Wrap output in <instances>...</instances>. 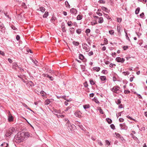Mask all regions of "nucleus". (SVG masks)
Here are the masks:
<instances>
[{"label": "nucleus", "mask_w": 147, "mask_h": 147, "mask_svg": "<svg viewBox=\"0 0 147 147\" xmlns=\"http://www.w3.org/2000/svg\"><path fill=\"white\" fill-rule=\"evenodd\" d=\"M24 134L23 133H18L14 137V141L17 143H19L25 140V138L23 136Z\"/></svg>", "instance_id": "1"}, {"label": "nucleus", "mask_w": 147, "mask_h": 147, "mask_svg": "<svg viewBox=\"0 0 147 147\" xmlns=\"http://www.w3.org/2000/svg\"><path fill=\"white\" fill-rule=\"evenodd\" d=\"M82 45L83 49L85 50L86 51L88 52L90 51V47L87 44L83 43Z\"/></svg>", "instance_id": "2"}, {"label": "nucleus", "mask_w": 147, "mask_h": 147, "mask_svg": "<svg viewBox=\"0 0 147 147\" xmlns=\"http://www.w3.org/2000/svg\"><path fill=\"white\" fill-rule=\"evenodd\" d=\"M119 88V87L118 86H115L112 88L111 90L113 92L117 93Z\"/></svg>", "instance_id": "3"}, {"label": "nucleus", "mask_w": 147, "mask_h": 147, "mask_svg": "<svg viewBox=\"0 0 147 147\" xmlns=\"http://www.w3.org/2000/svg\"><path fill=\"white\" fill-rule=\"evenodd\" d=\"M74 115L76 117L79 118H81L82 117V113L79 111H76L74 113Z\"/></svg>", "instance_id": "4"}, {"label": "nucleus", "mask_w": 147, "mask_h": 147, "mask_svg": "<svg viewBox=\"0 0 147 147\" xmlns=\"http://www.w3.org/2000/svg\"><path fill=\"white\" fill-rule=\"evenodd\" d=\"M116 61L118 62L123 63L125 61V59L123 58H121L120 57H118L116 58Z\"/></svg>", "instance_id": "5"}, {"label": "nucleus", "mask_w": 147, "mask_h": 147, "mask_svg": "<svg viewBox=\"0 0 147 147\" xmlns=\"http://www.w3.org/2000/svg\"><path fill=\"white\" fill-rule=\"evenodd\" d=\"M26 84L28 87L32 86H34V84L32 82L30 81H27V82Z\"/></svg>", "instance_id": "6"}, {"label": "nucleus", "mask_w": 147, "mask_h": 147, "mask_svg": "<svg viewBox=\"0 0 147 147\" xmlns=\"http://www.w3.org/2000/svg\"><path fill=\"white\" fill-rule=\"evenodd\" d=\"M67 124L68 125V129H70L71 130H72V129L73 128V125H71L69 123V121L68 120L67 123Z\"/></svg>", "instance_id": "7"}, {"label": "nucleus", "mask_w": 147, "mask_h": 147, "mask_svg": "<svg viewBox=\"0 0 147 147\" xmlns=\"http://www.w3.org/2000/svg\"><path fill=\"white\" fill-rule=\"evenodd\" d=\"M70 12L73 14H76L77 12V11L76 9L73 8L70 9Z\"/></svg>", "instance_id": "8"}, {"label": "nucleus", "mask_w": 147, "mask_h": 147, "mask_svg": "<svg viewBox=\"0 0 147 147\" xmlns=\"http://www.w3.org/2000/svg\"><path fill=\"white\" fill-rule=\"evenodd\" d=\"M120 126L122 129H127V127L124 123L120 124Z\"/></svg>", "instance_id": "9"}, {"label": "nucleus", "mask_w": 147, "mask_h": 147, "mask_svg": "<svg viewBox=\"0 0 147 147\" xmlns=\"http://www.w3.org/2000/svg\"><path fill=\"white\" fill-rule=\"evenodd\" d=\"M21 133H23L24 134V135L23 136H24V137L25 138V140H26V138H27V137H28L30 136V134L28 132H22Z\"/></svg>", "instance_id": "10"}, {"label": "nucleus", "mask_w": 147, "mask_h": 147, "mask_svg": "<svg viewBox=\"0 0 147 147\" xmlns=\"http://www.w3.org/2000/svg\"><path fill=\"white\" fill-rule=\"evenodd\" d=\"M43 75L44 76L49 78L52 81L53 80V78L52 76H50L48 74H44Z\"/></svg>", "instance_id": "11"}, {"label": "nucleus", "mask_w": 147, "mask_h": 147, "mask_svg": "<svg viewBox=\"0 0 147 147\" xmlns=\"http://www.w3.org/2000/svg\"><path fill=\"white\" fill-rule=\"evenodd\" d=\"M61 111L60 110H58L56 109H54L53 111V112L55 114H56V113H60Z\"/></svg>", "instance_id": "12"}, {"label": "nucleus", "mask_w": 147, "mask_h": 147, "mask_svg": "<svg viewBox=\"0 0 147 147\" xmlns=\"http://www.w3.org/2000/svg\"><path fill=\"white\" fill-rule=\"evenodd\" d=\"M122 28V27L121 25H119L117 27V30L118 32L121 34L120 30Z\"/></svg>", "instance_id": "13"}, {"label": "nucleus", "mask_w": 147, "mask_h": 147, "mask_svg": "<svg viewBox=\"0 0 147 147\" xmlns=\"http://www.w3.org/2000/svg\"><path fill=\"white\" fill-rule=\"evenodd\" d=\"M51 102V101L49 99L46 100L45 102V105H48Z\"/></svg>", "instance_id": "14"}, {"label": "nucleus", "mask_w": 147, "mask_h": 147, "mask_svg": "<svg viewBox=\"0 0 147 147\" xmlns=\"http://www.w3.org/2000/svg\"><path fill=\"white\" fill-rule=\"evenodd\" d=\"M10 129H11V130H10V134H11V133H12L16 131L15 128L13 127H11V128H10Z\"/></svg>", "instance_id": "15"}, {"label": "nucleus", "mask_w": 147, "mask_h": 147, "mask_svg": "<svg viewBox=\"0 0 147 147\" xmlns=\"http://www.w3.org/2000/svg\"><path fill=\"white\" fill-rule=\"evenodd\" d=\"M103 22V18L102 17H100L99 18L98 22L99 23H102Z\"/></svg>", "instance_id": "16"}, {"label": "nucleus", "mask_w": 147, "mask_h": 147, "mask_svg": "<svg viewBox=\"0 0 147 147\" xmlns=\"http://www.w3.org/2000/svg\"><path fill=\"white\" fill-rule=\"evenodd\" d=\"M94 70H95L96 71L98 72L100 71V68L99 67H94L93 68Z\"/></svg>", "instance_id": "17"}, {"label": "nucleus", "mask_w": 147, "mask_h": 147, "mask_svg": "<svg viewBox=\"0 0 147 147\" xmlns=\"http://www.w3.org/2000/svg\"><path fill=\"white\" fill-rule=\"evenodd\" d=\"M82 16L81 15H79L77 17V19L78 20H80L82 19Z\"/></svg>", "instance_id": "18"}, {"label": "nucleus", "mask_w": 147, "mask_h": 147, "mask_svg": "<svg viewBox=\"0 0 147 147\" xmlns=\"http://www.w3.org/2000/svg\"><path fill=\"white\" fill-rule=\"evenodd\" d=\"M8 145V144L7 143H4L1 144V147H7Z\"/></svg>", "instance_id": "19"}, {"label": "nucleus", "mask_w": 147, "mask_h": 147, "mask_svg": "<svg viewBox=\"0 0 147 147\" xmlns=\"http://www.w3.org/2000/svg\"><path fill=\"white\" fill-rule=\"evenodd\" d=\"M18 66L17 64L16 63H13L12 68L13 69H15L16 67Z\"/></svg>", "instance_id": "20"}, {"label": "nucleus", "mask_w": 147, "mask_h": 147, "mask_svg": "<svg viewBox=\"0 0 147 147\" xmlns=\"http://www.w3.org/2000/svg\"><path fill=\"white\" fill-rule=\"evenodd\" d=\"M14 117L10 114V122L13 121L14 120Z\"/></svg>", "instance_id": "21"}, {"label": "nucleus", "mask_w": 147, "mask_h": 147, "mask_svg": "<svg viewBox=\"0 0 147 147\" xmlns=\"http://www.w3.org/2000/svg\"><path fill=\"white\" fill-rule=\"evenodd\" d=\"M49 14L48 13L47 11L45 12L44 14L43 15V17L44 18H46L48 16Z\"/></svg>", "instance_id": "22"}, {"label": "nucleus", "mask_w": 147, "mask_h": 147, "mask_svg": "<svg viewBox=\"0 0 147 147\" xmlns=\"http://www.w3.org/2000/svg\"><path fill=\"white\" fill-rule=\"evenodd\" d=\"M140 9L139 7L137 8L135 11V13L136 14H138L140 11Z\"/></svg>", "instance_id": "23"}, {"label": "nucleus", "mask_w": 147, "mask_h": 147, "mask_svg": "<svg viewBox=\"0 0 147 147\" xmlns=\"http://www.w3.org/2000/svg\"><path fill=\"white\" fill-rule=\"evenodd\" d=\"M104 44H101V45H104L105 44L107 45L108 44V40L107 38H105V39H104Z\"/></svg>", "instance_id": "24"}, {"label": "nucleus", "mask_w": 147, "mask_h": 147, "mask_svg": "<svg viewBox=\"0 0 147 147\" xmlns=\"http://www.w3.org/2000/svg\"><path fill=\"white\" fill-rule=\"evenodd\" d=\"M67 25L69 26H71L73 25V23L71 21H68L67 23Z\"/></svg>", "instance_id": "25"}, {"label": "nucleus", "mask_w": 147, "mask_h": 147, "mask_svg": "<svg viewBox=\"0 0 147 147\" xmlns=\"http://www.w3.org/2000/svg\"><path fill=\"white\" fill-rule=\"evenodd\" d=\"M100 80L102 81H105L106 80V77L105 76H101L100 77Z\"/></svg>", "instance_id": "26"}, {"label": "nucleus", "mask_w": 147, "mask_h": 147, "mask_svg": "<svg viewBox=\"0 0 147 147\" xmlns=\"http://www.w3.org/2000/svg\"><path fill=\"white\" fill-rule=\"evenodd\" d=\"M104 13V16L106 17V18H107L108 19H111V18L109 17V16L108 14H105V13Z\"/></svg>", "instance_id": "27"}, {"label": "nucleus", "mask_w": 147, "mask_h": 147, "mask_svg": "<svg viewBox=\"0 0 147 147\" xmlns=\"http://www.w3.org/2000/svg\"><path fill=\"white\" fill-rule=\"evenodd\" d=\"M83 107L84 109H86L90 107V105H84L83 106Z\"/></svg>", "instance_id": "28"}, {"label": "nucleus", "mask_w": 147, "mask_h": 147, "mask_svg": "<svg viewBox=\"0 0 147 147\" xmlns=\"http://www.w3.org/2000/svg\"><path fill=\"white\" fill-rule=\"evenodd\" d=\"M102 9L103 10L105 11L106 12L108 13V9L104 7H102Z\"/></svg>", "instance_id": "29"}, {"label": "nucleus", "mask_w": 147, "mask_h": 147, "mask_svg": "<svg viewBox=\"0 0 147 147\" xmlns=\"http://www.w3.org/2000/svg\"><path fill=\"white\" fill-rule=\"evenodd\" d=\"M73 43L75 46H78L79 45V43L78 42L74 41L73 42Z\"/></svg>", "instance_id": "30"}, {"label": "nucleus", "mask_w": 147, "mask_h": 147, "mask_svg": "<svg viewBox=\"0 0 147 147\" xmlns=\"http://www.w3.org/2000/svg\"><path fill=\"white\" fill-rule=\"evenodd\" d=\"M109 33L111 35H113L114 32L113 30H110L109 31Z\"/></svg>", "instance_id": "31"}, {"label": "nucleus", "mask_w": 147, "mask_h": 147, "mask_svg": "<svg viewBox=\"0 0 147 147\" xmlns=\"http://www.w3.org/2000/svg\"><path fill=\"white\" fill-rule=\"evenodd\" d=\"M40 10L42 12H43L45 11V8L43 7H41L40 8Z\"/></svg>", "instance_id": "32"}, {"label": "nucleus", "mask_w": 147, "mask_h": 147, "mask_svg": "<svg viewBox=\"0 0 147 147\" xmlns=\"http://www.w3.org/2000/svg\"><path fill=\"white\" fill-rule=\"evenodd\" d=\"M124 32H125V36H126V39H127L129 40L130 39H129V37L128 36V35H127V32L126 31V30L125 29H124Z\"/></svg>", "instance_id": "33"}, {"label": "nucleus", "mask_w": 147, "mask_h": 147, "mask_svg": "<svg viewBox=\"0 0 147 147\" xmlns=\"http://www.w3.org/2000/svg\"><path fill=\"white\" fill-rule=\"evenodd\" d=\"M106 120L107 121V122H108L109 123H111L112 121L109 118H107L106 119Z\"/></svg>", "instance_id": "34"}, {"label": "nucleus", "mask_w": 147, "mask_h": 147, "mask_svg": "<svg viewBox=\"0 0 147 147\" xmlns=\"http://www.w3.org/2000/svg\"><path fill=\"white\" fill-rule=\"evenodd\" d=\"M79 59L81 60H83L84 59V56L82 54H80L79 56Z\"/></svg>", "instance_id": "35"}, {"label": "nucleus", "mask_w": 147, "mask_h": 147, "mask_svg": "<svg viewBox=\"0 0 147 147\" xmlns=\"http://www.w3.org/2000/svg\"><path fill=\"white\" fill-rule=\"evenodd\" d=\"M122 73L125 76V75H128L129 74V73L128 71H126V72L123 71V72H122Z\"/></svg>", "instance_id": "36"}, {"label": "nucleus", "mask_w": 147, "mask_h": 147, "mask_svg": "<svg viewBox=\"0 0 147 147\" xmlns=\"http://www.w3.org/2000/svg\"><path fill=\"white\" fill-rule=\"evenodd\" d=\"M122 19L121 18H117V21L118 22H121V21Z\"/></svg>", "instance_id": "37"}, {"label": "nucleus", "mask_w": 147, "mask_h": 147, "mask_svg": "<svg viewBox=\"0 0 147 147\" xmlns=\"http://www.w3.org/2000/svg\"><path fill=\"white\" fill-rule=\"evenodd\" d=\"M134 78L135 76H134L132 75V77H131L130 78L129 80L130 82H132L133 81V79Z\"/></svg>", "instance_id": "38"}, {"label": "nucleus", "mask_w": 147, "mask_h": 147, "mask_svg": "<svg viewBox=\"0 0 147 147\" xmlns=\"http://www.w3.org/2000/svg\"><path fill=\"white\" fill-rule=\"evenodd\" d=\"M57 117H61V118H63L64 117V115H56Z\"/></svg>", "instance_id": "39"}, {"label": "nucleus", "mask_w": 147, "mask_h": 147, "mask_svg": "<svg viewBox=\"0 0 147 147\" xmlns=\"http://www.w3.org/2000/svg\"><path fill=\"white\" fill-rule=\"evenodd\" d=\"M123 49L124 50H126L128 48V46H124L123 47Z\"/></svg>", "instance_id": "40"}, {"label": "nucleus", "mask_w": 147, "mask_h": 147, "mask_svg": "<svg viewBox=\"0 0 147 147\" xmlns=\"http://www.w3.org/2000/svg\"><path fill=\"white\" fill-rule=\"evenodd\" d=\"M90 84L92 85H93L95 84L94 82L92 80H90Z\"/></svg>", "instance_id": "41"}, {"label": "nucleus", "mask_w": 147, "mask_h": 147, "mask_svg": "<svg viewBox=\"0 0 147 147\" xmlns=\"http://www.w3.org/2000/svg\"><path fill=\"white\" fill-rule=\"evenodd\" d=\"M130 92V91L129 90H125L124 91V93L125 94H127L129 93Z\"/></svg>", "instance_id": "42"}, {"label": "nucleus", "mask_w": 147, "mask_h": 147, "mask_svg": "<svg viewBox=\"0 0 147 147\" xmlns=\"http://www.w3.org/2000/svg\"><path fill=\"white\" fill-rule=\"evenodd\" d=\"M76 32L79 34L81 32V30L80 29H78L76 30Z\"/></svg>", "instance_id": "43"}, {"label": "nucleus", "mask_w": 147, "mask_h": 147, "mask_svg": "<svg viewBox=\"0 0 147 147\" xmlns=\"http://www.w3.org/2000/svg\"><path fill=\"white\" fill-rule=\"evenodd\" d=\"M65 5H66V6L67 7H69V3L68 2V1H65Z\"/></svg>", "instance_id": "44"}, {"label": "nucleus", "mask_w": 147, "mask_h": 147, "mask_svg": "<svg viewBox=\"0 0 147 147\" xmlns=\"http://www.w3.org/2000/svg\"><path fill=\"white\" fill-rule=\"evenodd\" d=\"M97 142H98V144L100 145V146H102L103 144L101 141L100 140H97Z\"/></svg>", "instance_id": "45"}, {"label": "nucleus", "mask_w": 147, "mask_h": 147, "mask_svg": "<svg viewBox=\"0 0 147 147\" xmlns=\"http://www.w3.org/2000/svg\"><path fill=\"white\" fill-rule=\"evenodd\" d=\"M123 111H122V112H119L118 114H117L116 115V116L118 118V116H121V113L123 112Z\"/></svg>", "instance_id": "46"}, {"label": "nucleus", "mask_w": 147, "mask_h": 147, "mask_svg": "<svg viewBox=\"0 0 147 147\" xmlns=\"http://www.w3.org/2000/svg\"><path fill=\"white\" fill-rule=\"evenodd\" d=\"M127 118H128V119H130L131 120H133V121H135V119L132 118V117H130V116H127Z\"/></svg>", "instance_id": "47"}, {"label": "nucleus", "mask_w": 147, "mask_h": 147, "mask_svg": "<svg viewBox=\"0 0 147 147\" xmlns=\"http://www.w3.org/2000/svg\"><path fill=\"white\" fill-rule=\"evenodd\" d=\"M90 30L89 29H87L86 30L85 32L86 34H88V33H90Z\"/></svg>", "instance_id": "48"}, {"label": "nucleus", "mask_w": 147, "mask_h": 147, "mask_svg": "<svg viewBox=\"0 0 147 147\" xmlns=\"http://www.w3.org/2000/svg\"><path fill=\"white\" fill-rule=\"evenodd\" d=\"M23 105L27 109H29L30 110V111H32V110L29 108V107H28L27 105L26 104H23Z\"/></svg>", "instance_id": "49"}, {"label": "nucleus", "mask_w": 147, "mask_h": 147, "mask_svg": "<svg viewBox=\"0 0 147 147\" xmlns=\"http://www.w3.org/2000/svg\"><path fill=\"white\" fill-rule=\"evenodd\" d=\"M97 23V22L95 21V22H94L93 21L91 22V25H94Z\"/></svg>", "instance_id": "50"}, {"label": "nucleus", "mask_w": 147, "mask_h": 147, "mask_svg": "<svg viewBox=\"0 0 147 147\" xmlns=\"http://www.w3.org/2000/svg\"><path fill=\"white\" fill-rule=\"evenodd\" d=\"M84 86L86 88L88 86V84L86 82L84 83Z\"/></svg>", "instance_id": "51"}, {"label": "nucleus", "mask_w": 147, "mask_h": 147, "mask_svg": "<svg viewBox=\"0 0 147 147\" xmlns=\"http://www.w3.org/2000/svg\"><path fill=\"white\" fill-rule=\"evenodd\" d=\"M11 28L13 30H16L17 29V28L13 25H11Z\"/></svg>", "instance_id": "52"}, {"label": "nucleus", "mask_w": 147, "mask_h": 147, "mask_svg": "<svg viewBox=\"0 0 147 147\" xmlns=\"http://www.w3.org/2000/svg\"><path fill=\"white\" fill-rule=\"evenodd\" d=\"M93 52L91 51L88 53V55L89 56H91L93 55Z\"/></svg>", "instance_id": "53"}, {"label": "nucleus", "mask_w": 147, "mask_h": 147, "mask_svg": "<svg viewBox=\"0 0 147 147\" xmlns=\"http://www.w3.org/2000/svg\"><path fill=\"white\" fill-rule=\"evenodd\" d=\"M111 128L113 129H115V127L113 124H111L110 125Z\"/></svg>", "instance_id": "54"}, {"label": "nucleus", "mask_w": 147, "mask_h": 147, "mask_svg": "<svg viewBox=\"0 0 147 147\" xmlns=\"http://www.w3.org/2000/svg\"><path fill=\"white\" fill-rule=\"evenodd\" d=\"M32 61L35 64V65H37V63L38 62L32 59Z\"/></svg>", "instance_id": "55"}, {"label": "nucleus", "mask_w": 147, "mask_h": 147, "mask_svg": "<svg viewBox=\"0 0 147 147\" xmlns=\"http://www.w3.org/2000/svg\"><path fill=\"white\" fill-rule=\"evenodd\" d=\"M99 2L100 3H105V1L102 0H99Z\"/></svg>", "instance_id": "56"}, {"label": "nucleus", "mask_w": 147, "mask_h": 147, "mask_svg": "<svg viewBox=\"0 0 147 147\" xmlns=\"http://www.w3.org/2000/svg\"><path fill=\"white\" fill-rule=\"evenodd\" d=\"M40 94L42 95V96H45V92L43 91H42L40 92Z\"/></svg>", "instance_id": "57"}, {"label": "nucleus", "mask_w": 147, "mask_h": 147, "mask_svg": "<svg viewBox=\"0 0 147 147\" xmlns=\"http://www.w3.org/2000/svg\"><path fill=\"white\" fill-rule=\"evenodd\" d=\"M116 103L117 104H120L121 103V101L119 100H117L116 102Z\"/></svg>", "instance_id": "58"}, {"label": "nucleus", "mask_w": 147, "mask_h": 147, "mask_svg": "<svg viewBox=\"0 0 147 147\" xmlns=\"http://www.w3.org/2000/svg\"><path fill=\"white\" fill-rule=\"evenodd\" d=\"M105 142L106 143V144H107L109 145L110 144V142H109V141L108 140H106L105 141Z\"/></svg>", "instance_id": "59"}, {"label": "nucleus", "mask_w": 147, "mask_h": 147, "mask_svg": "<svg viewBox=\"0 0 147 147\" xmlns=\"http://www.w3.org/2000/svg\"><path fill=\"white\" fill-rule=\"evenodd\" d=\"M119 121L120 122H123L124 121V119L123 118H121L119 119Z\"/></svg>", "instance_id": "60"}, {"label": "nucleus", "mask_w": 147, "mask_h": 147, "mask_svg": "<svg viewBox=\"0 0 147 147\" xmlns=\"http://www.w3.org/2000/svg\"><path fill=\"white\" fill-rule=\"evenodd\" d=\"M16 38L17 40H19L20 39V37L19 35H18L16 36Z\"/></svg>", "instance_id": "61"}, {"label": "nucleus", "mask_w": 147, "mask_h": 147, "mask_svg": "<svg viewBox=\"0 0 147 147\" xmlns=\"http://www.w3.org/2000/svg\"><path fill=\"white\" fill-rule=\"evenodd\" d=\"M96 14L99 16H102V14L101 13L97 12Z\"/></svg>", "instance_id": "62"}, {"label": "nucleus", "mask_w": 147, "mask_h": 147, "mask_svg": "<svg viewBox=\"0 0 147 147\" xmlns=\"http://www.w3.org/2000/svg\"><path fill=\"white\" fill-rule=\"evenodd\" d=\"M113 65H115V64L111 63L110 64L109 66L110 67H113Z\"/></svg>", "instance_id": "63"}, {"label": "nucleus", "mask_w": 147, "mask_h": 147, "mask_svg": "<svg viewBox=\"0 0 147 147\" xmlns=\"http://www.w3.org/2000/svg\"><path fill=\"white\" fill-rule=\"evenodd\" d=\"M0 54L1 55L3 56H4L5 55V53L3 51H0Z\"/></svg>", "instance_id": "64"}]
</instances>
